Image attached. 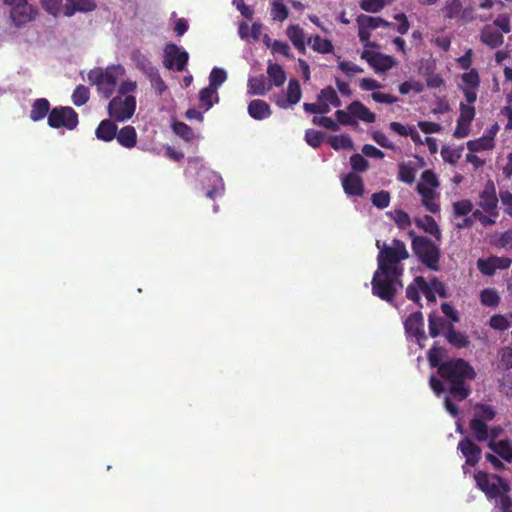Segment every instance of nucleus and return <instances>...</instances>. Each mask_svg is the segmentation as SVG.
I'll list each match as a JSON object with an SVG mask.
<instances>
[{
	"label": "nucleus",
	"mask_w": 512,
	"mask_h": 512,
	"mask_svg": "<svg viewBox=\"0 0 512 512\" xmlns=\"http://www.w3.org/2000/svg\"><path fill=\"white\" fill-rule=\"evenodd\" d=\"M286 34L293 45L305 40L304 31L297 24L290 25L286 30Z\"/></svg>",
	"instance_id": "obj_51"
},
{
	"label": "nucleus",
	"mask_w": 512,
	"mask_h": 512,
	"mask_svg": "<svg viewBox=\"0 0 512 512\" xmlns=\"http://www.w3.org/2000/svg\"><path fill=\"white\" fill-rule=\"evenodd\" d=\"M330 146L335 150L353 149V142L349 135H334L328 140Z\"/></svg>",
	"instance_id": "obj_38"
},
{
	"label": "nucleus",
	"mask_w": 512,
	"mask_h": 512,
	"mask_svg": "<svg viewBox=\"0 0 512 512\" xmlns=\"http://www.w3.org/2000/svg\"><path fill=\"white\" fill-rule=\"evenodd\" d=\"M489 326L497 331H505L510 327L508 315L495 314L489 320Z\"/></svg>",
	"instance_id": "obj_43"
},
{
	"label": "nucleus",
	"mask_w": 512,
	"mask_h": 512,
	"mask_svg": "<svg viewBox=\"0 0 512 512\" xmlns=\"http://www.w3.org/2000/svg\"><path fill=\"white\" fill-rule=\"evenodd\" d=\"M461 7V0H446L444 6L441 9L444 19L458 21Z\"/></svg>",
	"instance_id": "obj_33"
},
{
	"label": "nucleus",
	"mask_w": 512,
	"mask_h": 512,
	"mask_svg": "<svg viewBox=\"0 0 512 512\" xmlns=\"http://www.w3.org/2000/svg\"><path fill=\"white\" fill-rule=\"evenodd\" d=\"M371 201L375 207L384 209L390 204V193L384 190L373 193L371 196Z\"/></svg>",
	"instance_id": "obj_48"
},
{
	"label": "nucleus",
	"mask_w": 512,
	"mask_h": 512,
	"mask_svg": "<svg viewBox=\"0 0 512 512\" xmlns=\"http://www.w3.org/2000/svg\"><path fill=\"white\" fill-rule=\"evenodd\" d=\"M219 100V94L214 88L207 86L199 92L200 108L204 111L210 110L215 103L219 102Z\"/></svg>",
	"instance_id": "obj_27"
},
{
	"label": "nucleus",
	"mask_w": 512,
	"mask_h": 512,
	"mask_svg": "<svg viewBox=\"0 0 512 512\" xmlns=\"http://www.w3.org/2000/svg\"><path fill=\"white\" fill-rule=\"evenodd\" d=\"M90 97V92L88 87L84 85H78L72 94L73 104L76 106H82L87 103Z\"/></svg>",
	"instance_id": "obj_42"
},
{
	"label": "nucleus",
	"mask_w": 512,
	"mask_h": 512,
	"mask_svg": "<svg viewBox=\"0 0 512 512\" xmlns=\"http://www.w3.org/2000/svg\"><path fill=\"white\" fill-rule=\"evenodd\" d=\"M480 40L490 48H498L504 42L503 34L494 26L486 25L480 33Z\"/></svg>",
	"instance_id": "obj_18"
},
{
	"label": "nucleus",
	"mask_w": 512,
	"mask_h": 512,
	"mask_svg": "<svg viewBox=\"0 0 512 512\" xmlns=\"http://www.w3.org/2000/svg\"><path fill=\"white\" fill-rule=\"evenodd\" d=\"M356 22L358 26H363L370 31L379 27H391L393 25L391 22L381 17L368 16L365 14H360L356 18Z\"/></svg>",
	"instance_id": "obj_28"
},
{
	"label": "nucleus",
	"mask_w": 512,
	"mask_h": 512,
	"mask_svg": "<svg viewBox=\"0 0 512 512\" xmlns=\"http://www.w3.org/2000/svg\"><path fill=\"white\" fill-rule=\"evenodd\" d=\"M457 450L460 451L465 458V464L470 467H475L482 456L481 448L469 437H464L459 441Z\"/></svg>",
	"instance_id": "obj_13"
},
{
	"label": "nucleus",
	"mask_w": 512,
	"mask_h": 512,
	"mask_svg": "<svg viewBox=\"0 0 512 512\" xmlns=\"http://www.w3.org/2000/svg\"><path fill=\"white\" fill-rule=\"evenodd\" d=\"M227 80V73L224 69L215 67L209 74V87L218 88Z\"/></svg>",
	"instance_id": "obj_39"
},
{
	"label": "nucleus",
	"mask_w": 512,
	"mask_h": 512,
	"mask_svg": "<svg viewBox=\"0 0 512 512\" xmlns=\"http://www.w3.org/2000/svg\"><path fill=\"white\" fill-rule=\"evenodd\" d=\"M480 301L484 306L496 307L500 303V297L496 290L486 288L480 293Z\"/></svg>",
	"instance_id": "obj_41"
},
{
	"label": "nucleus",
	"mask_w": 512,
	"mask_h": 512,
	"mask_svg": "<svg viewBox=\"0 0 512 512\" xmlns=\"http://www.w3.org/2000/svg\"><path fill=\"white\" fill-rule=\"evenodd\" d=\"M88 78L91 83L97 86V90L102 97L108 99L114 93L117 84V74L114 67H108L105 70L101 68L91 70Z\"/></svg>",
	"instance_id": "obj_6"
},
{
	"label": "nucleus",
	"mask_w": 512,
	"mask_h": 512,
	"mask_svg": "<svg viewBox=\"0 0 512 512\" xmlns=\"http://www.w3.org/2000/svg\"><path fill=\"white\" fill-rule=\"evenodd\" d=\"M502 34L509 33L511 31L510 19L508 15H499L493 22V25Z\"/></svg>",
	"instance_id": "obj_62"
},
{
	"label": "nucleus",
	"mask_w": 512,
	"mask_h": 512,
	"mask_svg": "<svg viewBox=\"0 0 512 512\" xmlns=\"http://www.w3.org/2000/svg\"><path fill=\"white\" fill-rule=\"evenodd\" d=\"M173 130L177 135L185 140H190L193 137V130L183 122H176L173 126Z\"/></svg>",
	"instance_id": "obj_61"
},
{
	"label": "nucleus",
	"mask_w": 512,
	"mask_h": 512,
	"mask_svg": "<svg viewBox=\"0 0 512 512\" xmlns=\"http://www.w3.org/2000/svg\"><path fill=\"white\" fill-rule=\"evenodd\" d=\"M496 416V410L493 406L485 403H476L473 405V416L469 421V428L472 436L478 442L487 440V423Z\"/></svg>",
	"instance_id": "obj_5"
},
{
	"label": "nucleus",
	"mask_w": 512,
	"mask_h": 512,
	"mask_svg": "<svg viewBox=\"0 0 512 512\" xmlns=\"http://www.w3.org/2000/svg\"><path fill=\"white\" fill-rule=\"evenodd\" d=\"M398 178L404 183L411 184L415 180V170L413 167L402 163L399 165Z\"/></svg>",
	"instance_id": "obj_50"
},
{
	"label": "nucleus",
	"mask_w": 512,
	"mask_h": 512,
	"mask_svg": "<svg viewBox=\"0 0 512 512\" xmlns=\"http://www.w3.org/2000/svg\"><path fill=\"white\" fill-rule=\"evenodd\" d=\"M372 139L383 148L391 150L395 149V145L388 139L386 134L382 131L373 132Z\"/></svg>",
	"instance_id": "obj_63"
},
{
	"label": "nucleus",
	"mask_w": 512,
	"mask_h": 512,
	"mask_svg": "<svg viewBox=\"0 0 512 512\" xmlns=\"http://www.w3.org/2000/svg\"><path fill=\"white\" fill-rule=\"evenodd\" d=\"M494 134L484 135L478 139L467 142V148L470 152H480L494 148Z\"/></svg>",
	"instance_id": "obj_31"
},
{
	"label": "nucleus",
	"mask_w": 512,
	"mask_h": 512,
	"mask_svg": "<svg viewBox=\"0 0 512 512\" xmlns=\"http://www.w3.org/2000/svg\"><path fill=\"white\" fill-rule=\"evenodd\" d=\"M116 139L122 147L131 149L137 144L136 129L131 125L124 126L119 131L117 130Z\"/></svg>",
	"instance_id": "obj_23"
},
{
	"label": "nucleus",
	"mask_w": 512,
	"mask_h": 512,
	"mask_svg": "<svg viewBox=\"0 0 512 512\" xmlns=\"http://www.w3.org/2000/svg\"><path fill=\"white\" fill-rule=\"evenodd\" d=\"M453 212L456 217L467 216L473 212V203L469 199H463L453 203Z\"/></svg>",
	"instance_id": "obj_45"
},
{
	"label": "nucleus",
	"mask_w": 512,
	"mask_h": 512,
	"mask_svg": "<svg viewBox=\"0 0 512 512\" xmlns=\"http://www.w3.org/2000/svg\"><path fill=\"white\" fill-rule=\"evenodd\" d=\"M248 114L255 120H264L272 114L270 105L261 99H254L248 104Z\"/></svg>",
	"instance_id": "obj_19"
},
{
	"label": "nucleus",
	"mask_w": 512,
	"mask_h": 512,
	"mask_svg": "<svg viewBox=\"0 0 512 512\" xmlns=\"http://www.w3.org/2000/svg\"><path fill=\"white\" fill-rule=\"evenodd\" d=\"M385 6L384 0H361L360 8L366 12L377 13Z\"/></svg>",
	"instance_id": "obj_53"
},
{
	"label": "nucleus",
	"mask_w": 512,
	"mask_h": 512,
	"mask_svg": "<svg viewBox=\"0 0 512 512\" xmlns=\"http://www.w3.org/2000/svg\"><path fill=\"white\" fill-rule=\"evenodd\" d=\"M283 0H274L271 3V17L275 21L283 22L288 17V8L282 3Z\"/></svg>",
	"instance_id": "obj_40"
},
{
	"label": "nucleus",
	"mask_w": 512,
	"mask_h": 512,
	"mask_svg": "<svg viewBox=\"0 0 512 512\" xmlns=\"http://www.w3.org/2000/svg\"><path fill=\"white\" fill-rule=\"evenodd\" d=\"M308 43L312 49L321 54L332 53L334 46L329 39H323L319 35L309 38Z\"/></svg>",
	"instance_id": "obj_34"
},
{
	"label": "nucleus",
	"mask_w": 512,
	"mask_h": 512,
	"mask_svg": "<svg viewBox=\"0 0 512 512\" xmlns=\"http://www.w3.org/2000/svg\"><path fill=\"white\" fill-rule=\"evenodd\" d=\"M271 51L273 54L278 53L290 59L294 58L293 55L291 54V49L288 43L280 40L273 41V43L271 44Z\"/></svg>",
	"instance_id": "obj_55"
},
{
	"label": "nucleus",
	"mask_w": 512,
	"mask_h": 512,
	"mask_svg": "<svg viewBox=\"0 0 512 512\" xmlns=\"http://www.w3.org/2000/svg\"><path fill=\"white\" fill-rule=\"evenodd\" d=\"M379 249L377 269L371 280L372 294L387 303H393L399 289L403 287L404 265L402 261L409 258L405 243L393 239L391 245L376 241Z\"/></svg>",
	"instance_id": "obj_1"
},
{
	"label": "nucleus",
	"mask_w": 512,
	"mask_h": 512,
	"mask_svg": "<svg viewBox=\"0 0 512 512\" xmlns=\"http://www.w3.org/2000/svg\"><path fill=\"white\" fill-rule=\"evenodd\" d=\"M477 487L483 491L489 499L497 498L502 492H509V484L498 475H489L479 471L474 475Z\"/></svg>",
	"instance_id": "obj_7"
},
{
	"label": "nucleus",
	"mask_w": 512,
	"mask_h": 512,
	"mask_svg": "<svg viewBox=\"0 0 512 512\" xmlns=\"http://www.w3.org/2000/svg\"><path fill=\"white\" fill-rule=\"evenodd\" d=\"M131 60L135 67L143 72L146 76L153 73L157 68L151 63L149 58L142 53L139 49H134L131 52Z\"/></svg>",
	"instance_id": "obj_24"
},
{
	"label": "nucleus",
	"mask_w": 512,
	"mask_h": 512,
	"mask_svg": "<svg viewBox=\"0 0 512 512\" xmlns=\"http://www.w3.org/2000/svg\"><path fill=\"white\" fill-rule=\"evenodd\" d=\"M394 65L393 58L389 55H385L382 53H377L376 58H374L371 67L376 72H386L391 69Z\"/></svg>",
	"instance_id": "obj_36"
},
{
	"label": "nucleus",
	"mask_w": 512,
	"mask_h": 512,
	"mask_svg": "<svg viewBox=\"0 0 512 512\" xmlns=\"http://www.w3.org/2000/svg\"><path fill=\"white\" fill-rule=\"evenodd\" d=\"M416 225L423 229L426 233L434 236L437 240L441 238V232L435 219L430 215H424L422 218L415 220Z\"/></svg>",
	"instance_id": "obj_30"
},
{
	"label": "nucleus",
	"mask_w": 512,
	"mask_h": 512,
	"mask_svg": "<svg viewBox=\"0 0 512 512\" xmlns=\"http://www.w3.org/2000/svg\"><path fill=\"white\" fill-rule=\"evenodd\" d=\"M441 156L445 162L455 165L461 157L458 150L452 149L449 146H443L441 149Z\"/></svg>",
	"instance_id": "obj_57"
},
{
	"label": "nucleus",
	"mask_w": 512,
	"mask_h": 512,
	"mask_svg": "<svg viewBox=\"0 0 512 512\" xmlns=\"http://www.w3.org/2000/svg\"><path fill=\"white\" fill-rule=\"evenodd\" d=\"M113 119L102 120L95 130L96 137L104 142H110L116 138L117 125Z\"/></svg>",
	"instance_id": "obj_20"
},
{
	"label": "nucleus",
	"mask_w": 512,
	"mask_h": 512,
	"mask_svg": "<svg viewBox=\"0 0 512 512\" xmlns=\"http://www.w3.org/2000/svg\"><path fill=\"white\" fill-rule=\"evenodd\" d=\"M449 324L446 323V321L439 316L435 315H429L428 318V327H429V334L431 337L435 338L440 335L441 330L446 329Z\"/></svg>",
	"instance_id": "obj_37"
},
{
	"label": "nucleus",
	"mask_w": 512,
	"mask_h": 512,
	"mask_svg": "<svg viewBox=\"0 0 512 512\" xmlns=\"http://www.w3.org/2000/svg\"><path fill=\"white\" fill-rule=\"evenodd\" d=\"M460 115L458 119H461L463 122L471 123L475 117L476 111L473 105H467L463 102L460 103Z\"/></svg>",
	"instance_id": "obj_58"
},
{
	"label": "nucleus",
	"mask_w": 512,
	"mask_h": 512,
	"mask_svg": "<svg viewBox=\"0 0 512 512\" xmlns=\"http://www.w3.org/2000/svg\"><path fill=\"white\" fill-rule=\"evenodd\" d=\"M50 111V102L46 98H38L31 106L29 117L33 122H38L48 117Z\"/></svg>",
	"instance_id": "obj_25"
},
{
	"label": "nucleus",
	"mask_w": 512,
	"mask_h": 512,
	"mask_svg": "<svg viewBox=\"0 0 512 512\" xmlns=\"http://www.w3.org/2000/svg\"><path fill=\"white\" fill-rule=\"evenodd\" d=\"M45 11L53 16L62 13L67 17L76 12H90L96 8L93 0H40Z\"/></svg>",
	"instance_id": "obj_4"
},
{
	"label": "nucleus",
	"mask_w": 512,
	"mask_h": 512,
	"mask_svg": "<svg viewBox=\"0 0 512 512\" xmlns=\"http://www.w3.org/2000/svg\"><path fill=\"white\" fill-rule=\"evenodd\" d=\"M479 207L493 218H497L499 213L497 211L498 197L496 195L495 185L493 181L489 180L483 191L479 194Z\"/></svg>",
	"instance_id": "obj_11"
},
{
	"label": "nucleus",
	"mask_w": 512,
	"mask_h": 512,
	"mask_svg": "<svg viewBox=\"0 0 512 512\" xmlns=\"http://www.w3.org/2000/svg\"><path fill=\"white\" fill-rule=\"evenodd\" d=\"M267 74L269 77V84L272 86L280 87L282 86L287 77L283 67L277 63H269L267 67Z\"/></svg>",
	"instance_id": "obj_29"
},
{
	"label": "nucleus",
	"mask_w": 512,
	"mask_h": 512,
	"mask_svg": "<svg viewBox=\"0 0 512 512\" xmlns=\"http://www.w3.org/2000/svg\"><path fill=\"white\" fill-rule=\"evenodd\" d=\"M37 15V10L30 4L25 3L12 7L10 17L15 26L21 27L32 21Z\"/></svg>",
	"instance_id": "obj_14"
},
{
	"label": "nucleus",
	"mask_w": 512,
	"mask_h": 512,
	"mask_svg": "<svg viewBox=\"0 0 512 512\" xmlns=\"http://www.w3.org/2000/svg\"><path fill=\"white\" fill-rule=\"evenodd\" d=\"M342 186L349 196L361 197L364 194L363 179L354 172H350L342 178Z\"/></svg>",
	"instance_id": "obj_17"
},
{
	"label": "nucleus",
	"mask_w": 512,
	"mask_h": 512,
	"mask_svg": "<svg viewBox=\"0 0 512 512\" xmlns=\"http://www.w3.org/2000/svg\"><path fill=\"white\" fill-rule=\"evenodd\" d=\"M445 337L449 343L457 348H465L469 345L467 336L459 331H456L452 324L447 326Z\"/></svg>",
	"instance_id": "obj_32"
},
{
	"label": "nucleus",
	"mask_w": 512,
	"mask_h": 512,
	"mask_svg": "<svg viewBox=\"0 0 512 512\" xmlns=\"http://www.w3.org/2000/svg\"><path fill=\"white\" fill-rule=\"evenodd\" d=\"M78 123L77 112L68 106L54 107L48 114V125L54 129L74 130Z\"/></svg>",
	"instance_id": "obj_8"
},
{
	"label": "nucleus",
	"mask_w": 512,
	"mask_h": 512,
	"mask_svg": "<svg viewBox=\"0 0 512 512\" xmlns=\"http://www.w3.org/2000/svg\"><path fill=\"white\" fill-rule=\"evenodd\" d=\"M387 214L395 221L400 229H406L411 225L410 216L404 210L398 209Z\"/></svg>",
	"instance_id": "obj_44"
},
{
	"label": "nucleus",
	"mask_w": 512,
	"mask_h": 512,
	"mask_svg": "<svg viewBox=\"0 0 512 512\" xmlns=\"http://www.w3.org/2000/svg\"><path fill=\"white\" fill-rule=\"evenodd\" d=\"M462 81L465 84L464 88L477 89L480 83L478 72L475 69H471L462 75Z\"/></svg>",
	"instance_id": "obj_54"
},
{
	"label": "nucleus",
	"mask_w": 512,
	"mask_h": 512,
	"mask_svg": "<svg viewBox=\"0 0 512 512\" xmlns=\"http://www.w3.org/2000/svg\"><path fill=\"white\" fill-rule=\"evenodd\" d=\"M350 164L354 171L364 172L369 167V162L360 154L356 153L350 157Z\"/></svg>",
	"instance_id": "obj_56"
},
{
	"label": "nucleus",
	"mask_w": 512,
	"mask_h": 512,
	"mask_svg": "<svg viewBox=\"0 0 512 512\" xmlns=\"http://www.w3.org/2000/svg\"><path fill=\"white\" fill-rule=\"evenodd\" d=\"M338 68L345 73V75L349 78L353 77L355 74L363 73L364 70L359 65L354 64L350 61H341L338 63Z\"/></svg>",
	"instance_id": "obj_52"
},
{
	"label": "nucleus",
	"mask_w": 512,
	"mask_h": 512,
	"mask_svg": "<svg viewBox=\"0 0 512 512\" xmlns=\"http://www.w3.org/2000/svg\"><path fill=\"white\" fill-rule=\"evenodd\" d=\"M408 235L411 237L412 251L419 262L431 271H439L440 247L431 239L416 235L414 231H409Z\"/></svg>",
	"instance_id": "obj_3"
},
{
	"label": "nucleus",
	"mask_w": 512,
	"mask_h": 512,
	"mask_svg": "<svg viewBox=\"0 0 512 512\" xmlns=\"http://www.w3.org/2000/svg\"><path fill=\"white\" fill-rule=\"evenodd\" d=\"M442 353L443 349L441 347H437L436 345H433L429 349L427 358L431 367L437 368L439 370V367L443 365V362L441 361Z\"/></svg>",
	"instance_id": "obj_49"
},
{
	"label": "nucleus",
	"mask_w": 512,
	"mask_h": 512,
	"mask_svg": "<svg viewBox=\"0 0 512 512\" xmlns=\"http://www.w3.org/2000/svg\"><path fill=\"white\" fill-rule=\"evenodd\" d=\"M420 286L422 285L416 282L415 277L413 282H411L406 288V297L409 300L413 301L415 304H417L419 307H422L421 297L419 294V292L421 291Z\"/></svg>",
	"instance_id": "obj_46"
},
{
	"label": "nucleus",
	"mask_w": 512,
	"mask_h": 512,
	"mask_svg": "<svg viewBox=\"0 0 512 512\" xmlns=\"http://www.w3.org/2000/svg\"><path fill=\"white\" fill-rule=\"evenodd\" d=\"M405 332L418 341L425 340L423 315L420 311L410 314L404 321Z\"/></svg>",
	"instance_id": "obj_15"
},
{
	"label": "nucleus",
	"mask_w": 512,
	"mask_h": 512,
	"mask_svg": "<svg viewBox=\"0 0 512 512\" xmlns=\"http://www.w3.org/2000/svg\"><path fill=\"white\" fill-rule=\"evenodd\" d=\"M347 110L353 115L354 118L359 119L366 123H373L376 120V115L371 112L362 102L355 100L352 101Z\"/></svg>",
	"instance_id": "obj_21"
},
{
	"label": "nucleus",
	"mask_w": 512,
	"mask_h": 512,
	"mask_svg": "<svg viewBox=\"0 0 512 512\" xmlns=\"http://www.w3.org/2000/svg\"><path fill=\"white\" fill-rule=\"evenodd\" d=\"M248 94L249 95H265L272 88V84L266 81L264 75L257 77H250L248 79Z\"/></svg>",
	"instance_id": "obj_26"
},
{
	"label": "nucleus",
	"mask_w": 512,
	"mask_h": 512,
	"mask_svg": "<svg viewBox=\"0 0 512 512\" xmlns=\"http://www.w3.org/2000/svg\"><path fill=\"white\" fill-rule=\"evenodd\" d=\"M136 109V98L132 95L116 96L108 104V114L111 119L117 122H123L130 119Z\"/></svg>",
	"instance_id": "obj_9"
},
{
	"label": "nucleus",
	"mask_w": 512,
	"mask_h": 512,
	"mask_svg": "<svg viewBox=\"0 0 512 512\" xmlns=\"http://www.w3.org/2000/svg\"><path fill=\"white\" fill-rule=\"evenodd\" d=\"M439 376L448 385V391L457 401H464L471 393L469 381L476 378V372L469 362L462 358H452L439 367Z\"/></svg>",
	"instance_id": "obj_2"
},
{
	"label": "nucleus",
	"mask_w": 512,
	"mask_h": 512,
	"mask_svg": "<svg viewBox=\"0 0 512 512\" xmlns=\"http://www.w3.org/2000/svg\"><path fill=\"white\" fill-rule=\"evenodd\" d=\"M163 64L167 69L182 72L189 60L185 50H181L174 43H167L164 47Z\"/></svg>",
	"instance_id": "obj_10"
},
{
	"label": "nucleus",
	"mask_w": 512,
	"mask_h": 512,
	"mask_svg": "<svg viewBox=\"0 0 512 512\" xmlns=\"http://www.w3.org/2000/svg\"><path fill=\"white\" fill-rule=\"evenodd\" d=\"M147 78L150 80L152 86L160 95L167 89V86L164 80L161 78L158 69H156L153 73L149 74Z\"/></svg>",
	"instance_id": "obj_60"
},
{
	"label": "nucleus",
	"mask_w": 512,
	"mask_h": 512,
	"mask_svg": "<svg viewBox=\"0 0 512 512\" xmlns=\"http://www.w3.org/2000/svg\"><path fill=\"white\" fill-rule=\"evenodd\" d=\"M306 142L313 148H317L323 141V133L317 130L308 129L305 133Z\"/></svg>",
	"instance_id": "obj_59"
},
{
	"label": "nucleus",
	"mask_w": 512,
	"mask_h": 512,
	"mask_svg": "<svg viewBox=\"0 0 512 512\" xmlns=\"http://www.w3.org/2000/svg\"><path fill=\"white\" fill-rule=\"evenodd\" d=\"M302 96V89L297 79L291 78L288 82L286 89V99H277L276 105L279 108L287 109L290 106L296 105Z\"/></svg>",
	"instance_id": "obj_16"
},
{
	"label": "nucleus",
	"mask_w": 512,
	"mask_h": 512,
	"mask_svg": "<svg viewBox=\"0 0 512 512\" xmlns=\"http://www.w3.org/2000/svg\"><path fill=\"white\" fill-rule=\"evenodd\" d=\"M499 197L505 206V213L512 217V192L508 190H500Z\"/></svg>",
	"instance_id": "obj_64"
},
{
	"label": "nucleus",
	"mask_w": 512,
	"mask_h": 512,
	"mask_svg": "<svg viewBox=\"0 0 512 512\" xmlns=\"http://www.w3.org/2000/svg\"><path fill=\"white\" fill-rule=\"evenodd\" d=\"M494 245L508 252H512V229L501 233L495 240Z\"/></svg>",
	"instance_id": "obj_47"
},
{
	"label": "nucleus",
	"mask_w": 512,
	"mask_h": 512,
	"mask_svg": "<svg viewBox=\"0 0 512 512\" xmlns=\"http://www.w3.org/2000/svg\"><path fill=\"white\" fill-rule=\"evenodd\" d=\"M487 446L501 459L512 463V441L508 438L498 440V442L487 443Z\"/></svg>",
	"instance_id": "obj_22"
},
{
	"label": "nucleus",
	"mask_w": 512,
	"mask_h": 512,
	"mask_svg": "<svg viewBox=\"0 0 512 512\" xmlns=\"http://www.w3.org/2000/svg\"><path fill=\"white\" fill-rule=\"evenodd\" d=\"M511 264L512 259L505 256H490L486 259L480 258L477 260V268L482 274L486 276L494 275L496 270L498 269H508L511 266Z\"/></svg>",
	"instance_id": "obj_12"
},
{
	"label": "nucleus",
	"mask_w": 512,
	"mask_h": 512,
	"mask_svg": "<svg viewBox=\"0 0 512 512\" xmlns=\"http://www.w3.org/2000/svg\"><path fill=\"white\" fill-rule=\"evenodd\" d=\"M317 100L329 103L334 107H340L342 104L336 90L332 86L323 88L317 95Z\"/></svg>",
	"instance_id": "obj_35"
}]
</instances>
